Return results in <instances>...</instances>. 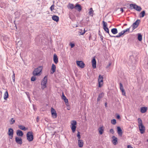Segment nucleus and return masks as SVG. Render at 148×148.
I'll return each mask as SVG.
<instances>
[{
    "label": "nucleus",
    "instance_id": "obj_1",
    "mask_svg": "<svg viewBox=\"0 0 148 148\" xmlns=\"http://www.w3.org/2000/svg\"><path fill=\"white\" fill-rule=\"evenodd\" d=\"M138 126L139 130L141 134H143L145 132V127L143 125L142 121L140 118H138Z\"/></svg>",
    "mask_w": 148,
    "mask_h": 148
},
{
    "label": "nucleus",
    "instance_id": "obj_2",
    "mask_svg": "<svg viewBox=\"0 0 148 148\" xmlns=\"http://www.w3.org/2000/svg\"><path fill=\"white\" fill-rule=\"evenodd\" d=\"M42 69V66H40L35 69L33 72V74L35 75H37L40 74V73L41 72Z\"/></svg>",
    "mask_w": 148,
    "mask_h": 148
},
{
    "label": "nucleus",
    "instance_id": "obj_3",
    "mask_svg": "<svg viewBox=\"0 0 148 148\" xmlns=\"http://www.w3.org/2000/svg\"><path fill=\"white\" fill-rule=\"evenodd\" d=\"M27 138L29 142L32 141L34 139L33 133L32 132H29L27 134Z\"/></svg>",
    "mask_w": 148,
    "mask_h": 148
},
{
    "label": "nucleus",
    "instance_id": "obj_4",
    "mask_svg": "<svg viewBox=\"0 0 148 148\" xmlns=\"http://www.w3.org/2000/svg\"><path fill=\"white\" fill-rule=\"evenodd\" d=\"M47 82V77L45 76L41 82L42 88L43 89L46 87V84Z\"/></svg>",
    "mask_w": 148,
    "mask_h": 148
},
{
    "label": "nucleus",
    "instance_id": "obj_5",
    "mask_svg": "<svg viewBox=\"0 0 148 148\" xmlns=\"http://www.w3.org/2000/svg\"><path fill=\"white\" fill-rule=\"evenodd\" d=\"M103 28L104 30L110 36V35L109 33V29L107 27V23L106 22H104V21H103Z\"/></svg>",
    "mask_w": 148,
    "mask_h": 148
},
{
    "label": "nucleus",
    "instance_id": "obj_6",
    "mask_svg": "<svg viewBox=\"0 0 148 148\" xmlns=\"http://www.w3.org/2000/svg\"><path fill=\"white\" fill-rule=\"evenodd\" d=\"M103 78L101 75H99L98 79L99 87H101L103 85Z\"/></svg>",
    "mask_w": 148,
    "mask_h": 148
},
{
    "label": "nucleus",
    "instance_id": "obj_7",
    "mask_svg": "<svg viewBox=\"0 0 148 148\" xmlns=\"http://www.w3.org/2000/svg\"><path fill=\"white\" fill-rule=\"evenodd\" d=\"M140 20H137L133 24L132 26L133 27V30L134 29L137 28L139 25Z\"/></svg>",
    "mask_w": 148,
    "mask_h": 148
},
{
    "label": "nucleus",
    "instance_id": "obj_8",
    "mask_svg": "<svg viewBox=\"0 0 148 148\" xmlns=\"http://www.w3.org/2000/svg\"><path fill=\"white\" fill-rule=\"evenodd\" d=\"M8 135L10 136L11 137L10 138L12 139L13 136L14 131L12 128H10L8 129Z\"/></svg>",
    "mask_w": 148,
    "mask_h": 148
},
{
    "label": "nucleus",
    "instance_id": "obj_9",
    "mask_svg": "<svg viewBox=\"0 0 148 148\" xmlns=\"http://www.w3.org/2000/svg\"><path fill=\"white\" fill-rule=\"evenodd\" d=\"M77 64L78 66L81 68H84L85 64L82 61H77Z\"/></svg>",
    "mask_w": 148,
    "mask_h": 148
},
{
    "label": "nucleus",
    "instance_id": "obj_10",
    "mask_svg": "<svg viewBox=\"0 0 148 148\" xmlns=\"http://www.w3.org/2000/svg\"><path fill=\"white\" fill-rule=\"evenodd\" d=\"M15 141L18 144H22V139L21 138L16 137L15 139Z\"/></svg>",
    "mask_w": 148,
    "mask_h": 148
},
{
    "label": "nucleus",
    "instance_id": "obj_11",
    "mask_svg": "<svg viewBox=\"0 0 148 148\" xmlns=\"http://www.w3.org/2000/svg\"><path fill=\"white\" fill-rule=\"evenodd\" d=\"M113 140L112 141V143L114 145H116L117 144L118 138L114 136H113L112 137Z\"/></svg>",
    "mask_w": 148,
    "mask_h": 148
},
{
    "label": "nucleus",
    "instance_id": "obj_12",
    "mask_svg": "<svg viewBox=\"0 0 148 148\" xmlns=\"http://www.w3.org/2000/svg\"><path fill=\"white\" fill-rule=\"evenodd\" d=\"M124 34V33L123 31H122L120 32L119 33L118 35L116 36H111V35H110V37L119 38L123 34Z\"/></svg>",
    "mask_w": 148,
    "mask_h": 148
},
{
    "label": "nucleus",
    "instance_id": "obj_13",
    "mask_svg": "<svg viewBox=\"0 0 148 148\" xmlns=\"http://www.w3.org/2000/svg\"><path fill=\"white\" fill-rule=\"evenodd\" d=\"M92 67L93 69H95L96 67V62L95 58H93L92 61Z\"/></svg>",
    "mask_w": 148,
    "mask_h": 148
},
{
    "label": "nucleus",
    "instance_id": "obj_14",
    "mask_svg": "<svg viewBox=\"0 0 148 148\" xmlns=\"http://www.w3.org/2000/svg\"><path fill=\"white\" fill-rule=\"evenodd\" d=\"M104 94L103 92H101L99 94L97 98V102L99 101L103 97Z\"/></svg>",
    "mask_w": 148,
    "mask_h": 148
},
{
    "label": "nucleus",
    "instance_id": "obj_15",
    "mask_svg": "<svg viewBox=\"0 0 148 148\" xmlns=\"http://www.w3.org/2000/svg\"><path fill=\"white\" fill-rule=\"evenodd\" d=\"M78 144L79 147H82L84 145V142L83 140H78Z\"/></svg>",
    "mask_w": 148,
    "mask_h": 148
},
{
    "label": "nucleus",
    "instance_id": "obj_16",
    "mask_svg": "<svg viewBox=\"0 0 148 148\" xmlns=\"http://www.w3.org/2000/svg\"><path fill=\"white\" fill-rule=\"evenodd\" d=\"M75 9L77 10L78 11L80 12L82 10L81 6L79 4H76L75 7Z\"/></svg>",
    "mask_w": 148,
    "mask_h": 148
},
{
    "label": "nucleus",
    "instance_id": "obj_17",
    "mask_svg": "<svg viewBox=\"0 0 148 148\" xmlns=\"http://www.w3.org/2000/svg\"><path fill=\"white\" fill-rule=\"evenodd\" d=\"M16 134L18 136H22L23 134L22 131L20 130H18L16 132Z\"/></svg>",
    "mask_w": 148,
    "mask_h": 148
},
{
    "label": "nucleus",
    "instance_id": "obj_18",
    "mask_svg": "<svg viewBox=\"0 0 148 148\" xmlns=\"http://www.w3.org/2000/svg\"><path fill=\"white\" fill-rule=\"evenodd\" d=\"M51 111L52 116L54 118H56V111L55 110L52 108L51 109Z\"/></svg>",
    "mask_w": 148,
    "mask_h": 148
},
{
    "label": "nucleus",
    "instance_id": "obj_19",
    "mask_svg": "<svg viewBox=\"0 0 148 148\" xmlns=\"http://www.w3.org/2000/svg\"><path fill=\"white\" fill-rule=\"evenodd\" d=\"M117 132L119 135L121 136H122V131L121 128L119 127H117Z\"/></svg>",
    "mask_w": 148,
    "mask_h": 148
},
{
    "label": "nucleus",
    "instance_id": "obj_20",
    "mask_svg": "<svg viewBox=\"0 0 148 148\" xmlns=\"http://www.w3.org/2000/svg\"><path fill=\"white\" fill-rule=\"evenodd\" d=\"M56 71V65L53 64L52 65L51 68V73H53Z\"/></svg>",
    "mask_w": 148,
    "mask_h": 148
},
{
    "label": "nucleus",
    "instance_id": "obj_21",
    "mask_svg": "<svg viewBox=\"0 0 148 148\" xmlns=\"http://www.w3.org/2000/svg\"><path fill=\"white\" fill-rule=\"evenodd\" d=\"M62 98L64 100L66 104H68V100L66 98V97L64 95L63 93L62 96Z\"/></svg>",
    "mask_w": 148,
    "mask_h": 148
},
{
    "label": "nucleus",
    "instance_id": "obj_22",
    "mask_svg": "<svg viewBox=\"0 0 148 148\" xmlns=\"http://www.w3.org/2000/svg\"><path fill=\"white\" fill-rule=\"evenodd\" d=\"M147 108L146 107H142L140 108V112L142 113H144L147 111Z\"/></svg>",
    "mask_w": 148,
    "mask_h": 148
},
{
    "label": "nucleus",
    "instance_id": "obj_23",
    "mask_svg": "<svg viewBox=\"0 0 148 148\" xmlns=\"http://www.w3.org/2000/svg\"><path fill=\"white\" fill-rule=\"evenodd\" d=\"M112 33L114 34H116L118 33V30L116 28H114L111 30Z\"/></svg>",
    "mask_w": 148,
    "mask_h": 148
},
{
    "label": "nucleus",
    "instance_id": "obj_24",
    "mask_svg": "<svg viewBox=\"0 0 148 148\" xmlns=\"http://www.w3.org/2000/svg\"><path fill=\"white\" fill-rule=\"evenodd\" d=\"M18 128L22 130L25 131L27 130V128H26L23 125H19L18 126Z\"/></svg>",
    "mask_w": 148,
    "mask_h": 148
},
{
    "label": "nucleus",
    "instance_id": "obj_25",
    "mask_svg": "<svg viewBox=\"0 0 148 148\" xmlns=\"http://www.w3.org/2000/svg\"><path fill=\"white\" fill-rule=\"evenodd\" d=\"M74 5L72 3H69L67 6L68 8L71 9H73L75 8Z\"/></svg>",
    "mask_w": 148,
    "mask_h": 148
},
{
    "label": "nucleus",
    "instance_id": "obj_26",
    "mask_svg": "<svg viewBox=\"0 0 148 148\" xmlns=\"http://www.w3.org/2000/svg\"><path fill=\"white\" fill-rule=\"evenodd\" d=\"M136 4H134L133 3H131L130 4V8H129L131 10L133 9H135Z\"/></svg>",
    "mask_w": 148,
    "mask_h": 148
},
{
    "label": "nucleus",
    "instance_id": "obj_27",
    "mask_svg": "<svg viewBox=\"0 0 148 148\" xmlns=\"http://www.w3.org/2000/svg\"><path fill=\"white\" fill-rule=\"evenodd\" d=\"M142 9L141 8L140 6H139L136 4L135 10L136 11H140L142 10Z\"/></svg>",
    "mask_w": 148,
    "mask_h": 148
},
{
    "label": "nucleus",
    "instance_id": "obj_28",
    "mask_svg": "<svg viewBox=\"0 0 148 148\" xmlns=\"http://www.w3.org/2000/svg\"><path fill=\"white\" fill-rule=\"evenodd\" d=\"M79 33V34L80 35H83L85 33L86 31H85V29H84V30L82 29H80L78 32Z\"/></svg>",
    "mask_w": 148,
    "mask_h": 148
},
{
    "label": "nucleus",
    "instance_id": "obj_29",
    "mask_svg": "<svg viewBox=\"0 0 148 148\" xmlns=\"http://www.w3.org/2000/svg\"><path fill=\"white\" fill-rule=\"evenodd\" d=\"M8 97V94L7 91H6L4 94V99L5 100H6Z\"/></svg>",
    "mask_w": 148,
    "mask_h": 148
},
{
    "label": "nucleus",
    "instance_id": "obj_30",
    "mask_svg": "<svg viewBox=\"0 0 148 148\" xmlns=\"http://www.w3.org/2000/svg\"><path fill=\"white\" fill-rule=\"evenodd\" d=\"M138 39L140 41H142V36L141 34L140 33L138 34Z\"/></svg>",
    "mask_w": 148,
    "mask_h": 148
},
{
    "label": "nucleus",
    "instance_id": "obj_31",
    "mask_svg": "<svg viewBox=\"0 0 148 148\" xmlns=\"http://www.w3.org/2000/svg\"><path fill=\"white\" fill-rule=\"evenodd\" d=\"M145 14V11H142L140 14V18H142L144 17Z\"/></svg>",
    "mask_w": 148,
    "mask_h": 148
},
{
    "label": "nucleus",
    "instance_id": "obj_32",
    "mask_svg": "<svg viewBox=\"0 0 148 148\" xmlns=\"http://www.w3.org/2000/svg\"><path fill=\"white\" fill-rule=\"evenodd\" d=\"M98 130L99 131V133L101 135L103 134V129L102 127H99L98 129Z\"/></svg>",
    "mask_w": 148,
    "mask_h": 148
},
{
    "label": "nucleus",
    "instance_id": "obj_33",
    "mask_svg": "<svg viewBox=\"0 0 148 148\" xmlns=\"http://www.w3.org/2000/svg\"><path fill=\"white\" fill-rule=\"evenodd\" d=\"M89 14L91 16H92L93 15V10L92 8H91L89 12Z\"/></svg>",
    "mask_w": 148,
    "mask_h": 148
},
{
    "label": "nucleus",
    "instance_id": "obj_34",
    "mask_svg": "<svg viewBox=\"0 0 148 148\" xmlns=\"http://www.w3.org/2000/svg\"><path fill=\"white\" fill-rule=\"evenodd\" d=\"M77 122L75 120L72 121L71 122V126H74L76 125Z\"/></svg>",
    "mask_w": 148,
    "mask_h": 148
},
{
    "label": "nucleus",
    "instance_id": "obj_35",
    "mask_svg": "<svg viewBox=\"0 0 148 148\" xmlns=\"http://www.w3.org/2000/svg\"><path fill=\"white\" fill-rule=\"evenodd\" d=\"M71 129L72 130V132L73 133L75 132V131L76 129V125L74 126H71Z\"/></svg>",
    "mask_w": 148,
    "mask_h": 148
},
{
    "label": "nucleus",
    "instance_id": "obj_36",
    "mask_svg": "<svg viewBox=\"0 0 148 148\" xmlns=\"http://www.w3.org/2000/svg\"><path fill=\"white\" fill-rule=\"evenodd\" d=\"M120 88L121 91L124 90L123 85L121 83H119Z\"/></svg>",
    "mask_w": 148,
    "mask_h": 148
},
{
    "label": "nucleus",
    "instance_id": "obj_37",
    "mask_svg": "<svg viewBox=\"0 0 148 148\" xmlns=\"http://www.w3.org/2000/svg\"><path fill=\"white\" fill-rule=\"evenodd\" d=\"M15 122V120L13 118H12L11 119V120L10 121V124L12 125Z\"/></svg>",
    "mask_w": 148,
    "mask_h": 148
},
{
    "label": "nucleus",
    "instance_id": "obj_38",
    "mask_svg": "<svg viewBox=\"0 0 148 148\" xmlns=\"http://www.w3.org/2000/svg\"><path fill=\"white\" fill-rule=\"evenodd\" d=\"M111 123L113 125H115L116 123V121L115 119H113L111 120Z\"/></svg>",
    "mask_w": 148,
    "mask_h": 148
},
{
    "label": "nucleus",
    "instance_id": "obj_39",
    "mask_svg": "<svg viewBox=\"0 0 148 148\" xmlns=\"http://www.w3.org/2000/svg\"><path fill=\"white\" fill-rule=\"evenodd\" d=\"M77 137L78 140H80V139L81 138V136L80 135V132H78L77 134Z\"/></svg>",
    "mask_w": 148,
    "mask_h": 148
},
{
    "label": "nucleus",
    "instance_id": "obj_40",
    "mask_svg": "<svg viewBox=\"0 0 148 148\" xmlns=\"http://www.w3.org/2000/svg\"><path fill=\"white\" fill-rule=\"evenodd\" d=\"M35 80L36 77L34 76H33L32 77L31 79V80L32 81H34Z\"/></svg>",
    "mask_w": 148,
    "mask_h": 148
},
{
    "label": "nucleus",
    "instance_id": "obj_41",
    "mask_svg": "<svg viewBox=\"0 0 148 148\" xmlns=\"http://www.w3.org/2000/svg\"><path fill=\"white\" fill-rule=\"evenodd\" d=\"M130 27L129 28L125 30H123L124 33H125V32H129L130 31Z\"/></svg>",
    "mask_w": 148,
    "mask_h": 148
},
{
    "label": "nucleus",
    "instance_id": "obj_42",
    "mask_svg": "<svg viewBox=\"0 0 148 148\" xmlns=\"http://www.w3.org/2000/svg\"><path fill=\"white\" fill-rule=\"evenodd\" d=\"M54 5L53 4L52 5L50 8V10L51 11H52L54 9Z\"/></svg>",
    "mask_w": 148,
    "mask_h": 148
},
{
    "label": "nucleus",
    "instance_id": "obj_43",
    "mask_svg": "<svg viewBox=\"0 0 148 148\" xmlns=\"http://www.w3.org/2000/svg\"><path fill=\"white\" fill-rule=\"evenodd\" d=\"M12 78L13 79V82H15V74L13 73V74L12 76Z\"/></svg>",
    "mask_w": 148,
    "mask_h": 148
},
{
    "label": "nucleus",
    "instance_id": "obj_44",
    "mask_svg": "<svg viewBox=\"0 0 148 148\" xmlns=\"http://www.w3.org/2000/svg\"><path fill=\"white\" fill-rule=\"evenodd\" d=\"M122 92V95L124 96L125 95V92L124 90H123L121 91Z\"/></svg>",
    "mask_w": 148,
    "mask_h": 148
},
{
    "label": "nucleus",
    "instance_id": "obj_45",
    "mask_svg": "<svg viewBox=\"0 0 148 148\" xmlns=\"http://www.w3.org/2000/svg\"><path fill=\"white\" fill-rule=\"evenodd\" d=\"M70 45L71 47V48H73L75 46V44H74L72 43L71 42L70 43Z\"/></svg>",
    "mask_w": 148,
    "mask_h": 148
},
{
    "label": "nucleus",
    "instance_id": "obj_46",
    "mask_svg": "<svg viewBox=\"0 0 148 148\" xmlns=\"http://www.w3.org/2000/svg\"><path fill=\"white\" fill-rule=\"evenodd\" d=\"M53 61L55 63H56V53H54L53 55Z\"/></svg>",
    "mask_w": 148,
    "mask_h": 148
},
{
    "label": "nucleus",
    "instance_id": "obj_47",
    "mask_svg": "<svg viewBox=\"0 0 148 148\" xmlns=\"http://www.w3.org/2000/svg\"><path fill=\"white\" fill-rule=\"evenodd\" d=\"M110 133H111L112 134H113L114 133V131L112 129H111L110 130Z\"/></svg>",
    "mask_w": 148,
    "mask_h": 148
},
{
    "label": "nucleus",
    "instance_id": "obj_48",
    "mask_svg": "<svg viewBox=\"0 0 148 148\" xmlns=\"http://www.w3.org/2000/svg\"><path fill=\"white\" fill-rule=\"evenodd\" d=\"M52 19L55 21H56V15H53L52 17Z\"/></svg>",
    "mask_w": 148,
    "mask_h": 148
},
{
    "label": "nucleus",
    "instance_id": "obj_49",
    "mask_svg": "<svg viewBox=\"0 0 148 148\" xmlns=\"http://www.w3.org/2000/svg\"><path fill=\"white\" fill-rule=\"evenodd\" d=\"M59 17L58 16H56V22H58L59 21Z\"/></svg>",
    "mask_w": 148,
    "mask_h": 148
},
{
    "label": "nucleus",
    "instance_id": "obj_50",
    "mask_svg": "<svg viewBox=\"0 0 148 148\" xmlns=\"http://www.w3.org/2000/svg\"><path fill=\"white\" fill-rule=\"evenodd\" d=\"M120 116H119V115H117L116 116V118L118 119H119L120 118Z\"/></svg>",
    "mask_w": 148,
    "mask_h": 148
},
{
    "label": "nucleus",
    "instance_id": "obj_51",
    "mask_svg": "<svg viewBox=\"0 0 148 148\" xmlns=\"http://www.w3.org/2000/svg\"><path fill=\"white\" fill-rule=\"evenodd\" d=\"M111 65V63H109L108 65V66H106V68H108Z\"/></svg>",
    "mask_w": 148,
    "mask_h": 148
},
{
    "label": "nucleus",
    "instance_id": "obj_52",
    "mask_svg": "<svg viewBox=\"0 0 148 148\" xmlns=\"http://www.w3.org/2000/svg\"><path fill=\"white\" fill-rule=\"evenodd\" d=\"M127 148H133L131 145H128L127 147Z\"/></svg>",
    "mask_w": 148,
    "mask_h": 148
},
{
    "label": "nucleus",
    "instance_id": "obj_53",
    "mask_svg": "<svg viewBox=\"0 0 148 148\" xmlns=\"http://www.w3.org/2000/svg\"><path fill=\"white\" fill-rule=\"evenodd\" d=\"M58 58L56 56V64H57L58 62Z\"/></svg>",
    "mask_w": 148,
    "mask_h": 148
},
{
    "label": "nucleus",
    "instance_id": "obj_54",
    "mask_svg": "<svg viewBox=\"0 0 148 148\" xmlns=\"http://www.w3.org/2000/svg\"><path fill=\"white\" fill-rule=\"evenodd\" d=\"M120 10L121 11V12H123V8H120Z\"/></svg>",
    "mask_w": 148,
    "mask_h": 148
},
{
    "label": "nucleus",
    "instance_id": "obj_55",
    "mask_svg": "<svg viewBox=\"0 0 148 148\" xmlns=\"http://www.w3.org/2000/svg\"><path fill=\"white\" fill-rule=\"evenodd\" d=\"M100 38L101 39V40H103V37L102 36H101Z\"/></svg>",
    "mask_w": 148,
    "mask_h": 148
},
{
    "label": "nucleus",
    "instance_id": "obj_56",
    "mask_svg": "<svg viewBox=\"0 0 148 148\" xmlns=\"http://www.w3.org/2000/svg\"><path fill=\"white\" fill-rule=\"evenodd\" d=\"M107 103H105V106L106 107L107 106Z\"/></svg>",
    "mask_w": 148,
    "mask_h": 148
},
{
    "label": "nucleus",
    "instance_id": "obj_57",
    "mask_svg": "<svg viewBox=\"0 0 148 148\" xmlns=\"http://www.w3.org/2000/svg\"><path fill=\"white\" fill-rule=\"evenodd\" d=\"M127 25V24H124V25Z\"/></svg>",
    "mask_w": 148,
    "mask_h": 148
},
{
    "label": "nucleus",
    "instance_id": "obj_58",
    "mask_svg": "<svg viewBox=\"0 0 148 148\" xmlns=\"http://www.w3.org/2000/svg\"><path fill=\"white\" fill-rule=\"evenodd\" d=\"M56 117H57V114H56Z\"/></svg>",
    "mask_w": 148,
    "mask_h": 148
},
{
    "label": "nucleus",
    "instance_id": "obj_59",
    "mask_svg": "<svg viewBox=\"0 0 148 148\" xmlns=\"http://www.w3.org/2000/svg\"><path fill=\"white\" fill-rule=\"evenodd\" d=\"M15 26H16V28H17V27H16V25H15Z\"/></svg>",
    "mask_w": 148,
    "mask_h": 148
},
{
    "label": "nucleus",
    "instance_id": "obj_60",
    "mask_svg": "<svg viewBox=\"0 0 148 148\" xmlns=\"http://www.w3.org/2000/svg\"><path fill=\"white\" fill-rule=\"evenodd\" d=\"M17 12H15V14H16Z\"/></svg>",
    "mask_w": 148,
    "mask_h": 148
},
{
    "label": "nucleus",
    "instance_id": "obj_61",
    "mask_svg": "<svg viewBox=\"0 0 148 148\" xmlns=\"http://www.w3.org/2000/svg\"><path fill=\"white\" fill-rule=\"evenodd\" d=\"M147 141H148V140H147Z\"/></svg>",
    "mask_w": 148,
    "mask_h": 148
}]
</instances>
